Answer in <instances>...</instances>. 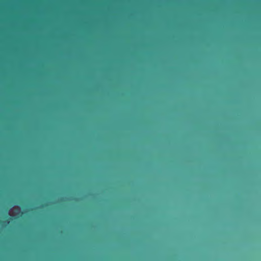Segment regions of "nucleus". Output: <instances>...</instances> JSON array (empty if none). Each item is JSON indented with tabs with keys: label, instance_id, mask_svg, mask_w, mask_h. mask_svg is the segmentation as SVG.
Wrapping results in <instances>:
<instances>
[{
	"label": "nucleus",
	"instance_id": "1",
	"mask_svg": "<svg viewBox=\"0 0 261 261\" xmlns=\"http://www.w3.org/2000/svg\"><path fill=\"white\" fill-rule=\"evenodd\" d=\"M4 223H5V224H8V223H9V221H8V220H7L5 221L4 222Z\"/></svg>",
	"mask_w": 261,
	"mask_h": 261
}]
</instances>
